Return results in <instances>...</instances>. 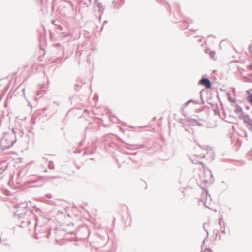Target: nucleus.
I'll list each match as a JSON object with an SVG mask.
<instances>
[{
    "mask_svg": "<svg viewBox=\"0 0 252 252\" xmlns=\"http://www.w3.org/2000/svg\"><path fill=\"white\" fill-rule=\"evenodd\" d=\"M199 83L206 88L209 89L211 88V82L208 79L202 78L200 80Z\"/></svg>",
    "mask_w": 252,
    "mask_h": 252,
    "instance_id": "1",
    "label": "nucleus"
},
{
    "mask_svg": "<svg viewBox=\"0 0 252 252\" xmlns=\"http://www.w3.org/2000/svg\"><path fill=\"white\" fill-rule=\"evenodd\" d=\"M247 92L249 94L247 100L252 106V94H251L249 91H247Z\"/></svg>",
    "mask_w": 252,
    "mask_h": 252,
    "instance_id": "2",
    "label": "nucleus"
},
{
    "mask_svg": "<svg viewBox=\"0 0 252 252\" xmlns=\"http://www.w3.org/2000/svg\"><path fill=\"white\" fill-rule=\"evenodd\" d=\"M245 122L248 123L251 126H252V120L249 117V116H246L244 118Z\"/></svg>",
    "mask_w": 252,
    "mask_h": 252,
    "instance_id": "3",
    "label": "nucleus"
},
{
    "mask_svg": "<svg viewBox=\"0 0 252 252\" xmlns=\"http://www.w3.org/2000/svg\"><path fill=\"white\" fill-rule=\"evenodd\" d=\"M204 252H212V251L209 249H206L204 250Z\"/></svg>",
    "mask_w": 252,
    "mask_h": 252,
    "instance_id": "4",
    "label": "nucleus"
}]
</instances>
